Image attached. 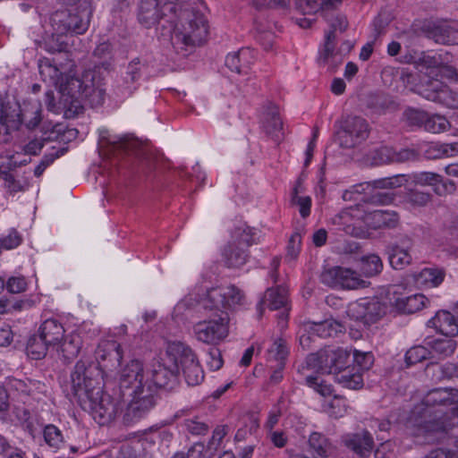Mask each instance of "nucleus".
<instances>
[{
	"label": "nucleus",
	"instance_id": "1",
	"mask_svg": "<svg viewBox=\"0 0 458 458\" xmlns=\"http://www.w3.org/2000/svg\"><path fill=\"white\" fill-rule=\"evenodd\" d=\"M243 295L241 291L233 285L214 287L206 292L205 294H190L180 301L176 310L182 309L196 310H216L220 311L217 318L199 321L194 325L193 330L197 339L208 344H217L228 335L229 317L227 312L222 309H228L239 304Z\"/></svg>",
	"mask_w": 458,
	"mask_h": 458
},
{
	"label": "nucleus",
	"instance_id": "2",
	"mask_svg": "<svg viewBox=\"0 0 458 458\" xmlns=\"http://www.w3.org/2000/svg\"><path fill=\"white\" fill-rule=\"evenodd\" d=\"M104 82L100 73L95 70L86 71L81 78L67 77L58 88L59 101L55 102L53 91L45 94V103L49 111L64 113L66 118H73L82 113L81 99H85L92 107L99 106L105 99Z\"/></svg>",
	"mask_w": 458,
	"mask_h": 458
},
{
	"label": "nucleus",
	"instance_id": "3",
	"mask_svg": "<svg viewBox=\"0 0 458 458\" xmlns=\"http://www.w3.org/2000/svg\"><path fill=\"white\" fill-rule=\"evenodd\" d=\"M171 25L174 28L171 42L177 51L202 45L208 34L207 18L189 4L180 7L176 21Z\"/></svg>",
	"mask_w": 458,
	"mask_h": 458
},
{
	"label": "nucleus",
	"instance_id": "4",
	"mask_svg": "<svg viewBox=\"0 0 458 458\" xmlns=\"http://www.w3.org/2000/svg\"><path fill=\"white\" fill-rule=\"evenodd\" d=\"M91 6L88 0L71 9L59 10L51 16V23L55 34H82L89 25Z\"/></svg>",
	"mask_w": 458,
	"mask_h": 458
},
{
	"label": "nucleus",
	"instance_id": "5",
	"mask_svg": "<svg viewBox=\"0 0 458 458\" xmlns=\"http://www.w3.org/2000/svg\"><path fill=\"white\" fill-rule=\"evenodd\" d=\"M103 372L98 364L79 360L71 374V387L78 402L103 387Z\"/></svg>",
	"mask_w": 458,
	"mask_h": 458
},
{
	"label": "nucleus",
	"instance_id": "6",
	"mask_svg": "<svg viewBox=\"0 0 458 458\" xmlns=\"http://www.w3.org/2000/svg\"><path fill=\"white\" fill-rule=\"evenodd\" d=\"M167 361L177 365L178 372L182 369L189 386H197L204 379V372L196 354L181 342L169 343L166 348Z\"/></svg>",
	"mask_w": 458,
	"mask_h": 458
},
{
	"label": "nucleus",
	"instance_id": "7",
	"mask_svg": "<svg viewBox=\"0 0 458 458\" xmlns=\"http://www.w3.org/2000/svg\"><path fill=\"white\" fill-rule=\"evenodd\" d=\"M349 359L350 352L347 350L328 346L308 355L305 362L308 369L322 374L335 375L348 364Z\"/></svg>",
	"mask_w": 458,
	"mask_h": 458
},
{
	"label": "nucleus",
	"instance_id": "8",
	"mask_svg": "<svg viewBox=\"0 0 458 458\" xmlns=\"http://www.w3.org/2000/svg\"><path fill=\"white\" fill-rule=\"evenodd\" d=\"M99 144L101 148L114 155H133L138 159H148L149 157L147 144L131 134L111 136L101 133Z\"/></svg>",
	"mask_w": 458,
	"mask_h": 458
},
{
	"label": "nucleus",
	"instance_id": "9",
	"mask_svg": "<svg viewBox=\"0 0 458 458\" xmlns=\"http://www.w3.org/2000/svg\"><path fill=\"white\" fill-rule=\"evenodd\" d=\"M417 92L428 100L444 105L452 109H458V92L449 89L438 78L427 76L420 81Z\"/></svg>",
	"mask_w": 458,
	"mask_h": 458
},
{
	"label": "nucleus",
	"instance_id": "10",
	"mask_svg": "<svg viewBox=\"0 0 458 458\" xmlns=\"http://www.w3.org/2000/svg\"><path fill=\"white\" fill-rule=\"evenodd\" d=\"M79 403L84 410L91 412L94 420L100 425L114 420L117 413L116 403L109 394H104L102 389L91 393L89 397Z\"/></svg>",
	"mask_w": 458,
	"mask_h": 458
},
{
	"label": "nucleus",
	"instance_id": "11",
	"mask_svg": "<svg viewBox=\"0 0 458 458\" xmlns=\"http://www.w3.org/2000/svg\"><path fill=\"white\" fill-rule=\"evenodd\" d=\"M320 279L327 285L341 286L350 290L366 288L369 285V282L362 279L358 272L341 267L324 270L320 275Z\"/></svg>",
	"mask_w": 458,
	"mask_h": 458
},
{
	"label": "nucleus",
	"instance_id": "12",
	"mask_svg": "<svg viewBox=\"0 0 458 458\" xmlns=\"http://www.w3.org/2000/svg\"><path fill=\"white\" fill-rule=\"evenodd\" d=\"M150 374V380L148 382L146 392L153 394L157 393V389L172 390L179 382L178 367L167 361V353L164 363H157L154 365L152 370H148Z\"/></svg>",
	"mask_w": 458,
	"mask_h": 458
},
{
	"label": "nucleus",
	"instance_id": "13",
	"mask_svg": "<svg viewBox=\"0 0 458 458\" xmlns=\"http://www.w3.org/2000/svg\"><path fill=\"white\" fill-rule=\"evenodd\" d=\"M177 13L164 8L162 0H141L139 7L138 20L146 28H151L163 21L166 23L176 21Z\"/></svg>",
	"mask_w": 458,
	"mask_h": 458
},
{
	"label": "nucleus",
	"instance_id": "14",
	"mask_svg": "<svg viewBox=\"0 0 458 458\" xmlns=\"http://www.w3.org/2000/svg\"><path fill=\"white\" fill-rule=\"evenodd\" d=\"M149 380L150 374L144 369L143 364L139 360H131L121 371L120 387L141 394L146 392Z\"/></svg>",
	"mask_w": 458,
	"mask_h": 458
},
{
	"label": "nucleus",
	"instance_id": "15",
	"mask_svg": "<svg viewBox=\"0 0 458 458\" xmlns=\"http://www.w3.org/2000/svg\"><path fill=\"white\" fill-rule=\"evenodd\" d=\"M369 124L360 116H349L343 124L339 132L341 147L344 148H354L368 138Z\"/></svg>",
	"mask_w": 458,
	"mask_h": 458
},
{
	"label": "nucleus",
	"instance_id": "16",
	"mask_svg": "<svg viewBox=\"0 0 458 458\" xmlns=\"http://www.w3.org/2000/svg\"><path fill=\"white\" fill-rule=\"evenodd\" d=\"M425 428L428 440H439L448 432L458 441V409L445 413L434 420L426 421Z\"/></svg>",
	"mask_w": 458,
	"mask_h": 458
},
{
	"label": "nucleus",
	"instance_id": "17",
	"mask_svg": "<svg viewBox=\"0 0 458 458\" xmlns=\"http://www.w3.org/2000/svg\"><path fill=\"white\" fill-rule=\"evenodd\" d=\"M412 247L413 241L407 234H400L394 242L386 246V252L394 269H403L411 263V250Z\"/></svg>",
	"mask_w": 458,
	"mask_h": 458
},
{
	"label": "nucleus",
	"instance_id": "18",
	"mask_svg": "<svg viewBox=\"0 0 458 458\" xmlns=\"http://www.w3.org/2000/svg\"><path fill=\"white\" fill-rule=\"evenodd\" d=\"M347 313L355 320L370 324L376 322L385 313V308L377 299L365 298L351 303Z\"/></svg>",
	"mask_w": 458,
	"mask_h": 458
},
{
	"label": "nucleus",
	"instance_id": "19",
	"mask_svg": "<svg viewBox=\"0 0 458 458\" xmlns=\"http://www.w3.org/2000/svg\"><path fill=\"white\" fill-rule=\"evenodd\" d=\"M133 398L123 414V422L132 424L143 418L156 404L153 394L149 392L131 393Z\"/></svg>",
	"mask_w": 458,
	"mask_h": 458
},
{
	"label": "nucleus",
	"instance_id": "20",
	"mask_svg": "<svg viewBox=\"0 0 458 458\" xmlns=\"http://www.w3.org/2000/svg\"><path fill=\"white\" fill-rule=\"evenodd\" d=\"M342 442L361 458L369 457L375 447L374 438L367 429L345 434L342 437Z\"/></svg>",
	"mask_w": 458,
	"mask_h": 458
},
{
	"label": "nucleus",
	"instance_id": "21",
	"mask_svg": "<svg viewBox=\"0 0 458 458\" xmlns=\"http://www.w3.org/2000/svg\"><path fill=\"white\" fill-rule=\"evenodd\" d=\"M43 437L46 444L54 449L55 452H60L61 458L69 457L70 454L77 453L75 446H68L62 434V431L55 425L48 424L44 428Z\"/></svg>",
	"mask_w": 458,
	"mask_h": 458
},
{
	"label": "nucleus",
	"instance_id": "22",
	"mask_svg": "<svg viewBox=\"0 0 458 458\" xmlns=\"http://www.w3.org/2000/svg\"><path fill=\"white\" fill-rule=\"evenodd\" d=\"M423 404L426 406L425 413L429 412L428 409L436 406H447L458 403V389L454 388H435L430 390L423 398Z\"/></svg>",
	"mask_w": 458,
	"mask_h": 458
},
{
	"label": "nucleus",
	"instance_id": "23",
	"mask_svg": "<svg viewBox=\"0 0 458 458\" xmlns=\"http://www.w3.org/2000/svg\"><path fill=\"white\" fill-rule=\"evenodd\" d=\"M427 345L429 351V360L432 363L450 357L457 348L456 341L449 337L430 340Z\"/></svg>",
	"mask_w": 458,
	"mask_h": 458
},
{
	"label": "nucleus",
	"instance_id": "24",
	"mask_svg": "<svg viewBox=\"0 0 458 458\" xmlns=\"http://www.w3.org/2000/svg\"><path fill=\"white\" fill-rule=\"evenodd\" d=\"M38 335L49 346L55 347L64 339L65 330L63 325L55 318L45 320L39 327Z\"/></svg>",
	"mask_w": 458,
	"mask_h": 458
},
{
	"label": "nucleus",
	"instance_id": "25",
	"mask_svg": "<svg viewBox=\"0 0 458 458\" xmlns=\"http://www.w3.org/2000/svg\"><path fill=\"white\" fill-rule=\"evenodd\" d=\"M428 326L434 327L445 336L454 335L458 333L455 314L445 310L437 312L435 317L428 320Z\"/></svg>",
	"mask_w": 458,
	"mask_h": 458
},
{
	"label": "nucleus",
	"instance_id": "26",
	"mask_svg": "<svg viewBox=\"0 0 458 458\" xmlns=\"http://www.w3.org/2000/svg\"><path fill=\"white\" fill-rule=\"evenodd\" d=\"M81 344V337L73 332L67 335H64V339L55 348L64 361L70 362L78 356Z\"/></svg>",
	"mask_w": 458,
	"mask_h": 458
},
{
	"label": "nucleus",
	"instance_id": "27",
	"mask_svg": "<svg viewBox=\"0 0 458 458\" xmlns=\"http://www.w3.org/2000/svg\"><path fill=\"white\" fill-rule=\"evenodd\" d=\"M336 36L334 31L326 34L323 50L320 53L319 61L327 65L331 72H335L338 64L342 63V56L335 52Z\"/></svg>",
	"mask_w": 458,
	"mask_h": 458
},
{
	"label": "nucleus",
	"instance_id": "28",
	"mask_svg": "<svg viewBox=\"0 0 458 458\" xmlns=\"http://www.w3.org/2000/svg\"><path fill=\"white\" fill-rule=\"evenodd\" d=\"M142 66L139 58H135L129 63L121 85L123 94L131 96L138 89V81L141 77Z\"/></svg>",
	"mask_w": 458,
	"mask_h": 458
},
{
	"label": "nucleus",
	"instance_id": "29",
	"mask_svg": "<svg viewBox=\"0 0 458 458\" xmlns=\"http://www.w3.org/2000/svg\"><path fill=\"white\" fill-rule=\"evenodd\" d=\"M264 130L276 143H279L284 139L283 123L278 116L276 107L272 106L268 108L264 120Z\"/></svg>",
	"mask_w": 458,
	"mask_h": 458
},
{
	"label": "nucleus",
	"instance_id": "30",
	"mask_svg": "<svg viewBox=\"0 0 458 458\" xmlns=\"http://www.w3.org/2000/svg\"><path fill=\"white\" fill-rule=\"evenodd\" d=\"M335 379L344 387L349 389H360L363 386L362 374L356 368L347 365L335 375Z\"/></svg>",
	"mask_w": 458,
	"mask_h": 458
},
{
	"label": "nucleus",
	"instance_id": "31",
	"mask_svg": "<svg viewBox=\"0 0 458 458\" xmlns=\"http://www.w3.org/2000/svg\"><path fill=\"white\" fill-rule=\"evenodd\" d=\"M39 73L44 81H48L57 88L62 81H65L67 77H72V75H64V72L57 66L55 59L52 61L46 59L41 61L39 64Z\"/></svg>",
	"mask_w": 458,
	"mask_h": 458
},
{
	"label": "nucleus",
	"instance_id": "32",
	"mask_svg": "<svg viewBox=\"0 0 458 458\" xmlns=\"http://www.w3.org/2000/svg\"><path fill=\"white\" fill-rule=\"evenodd\" d=\"M428 299L423 294H412L406 297L397 298L394 305L401 312L406 314L415 313L422 310Z\"/></svg>",
	"mask_w": 458,
	"mask_h": 458
},
{
	"label": "nucleus",
	"instance_id": "33",
	"mask_svg": "<svg viewBox=\"0 0 458 458\" xmlns=\"http://www.w3.org/2000/svg\"><path fill=\"white\" fill-rule=\"evenodd\" d=\"M310 332L316 333L317 337L326 338L336 335L344 330V326L334 319H326L322 322H308Z\"/></svg>",
	"mask_w": 458,
	"mask_h": 458
},
{
	"label": "nucleus",
	"instance_id": "34",
	"mask_svg": "<svg viewBox=\"0 0 458 458\" xmlns=\"http://www.w3.org/2000/svg\"><path fill=\"white\" fill-rule=\"evenodd\" d=\"M223 257L228 267H240L246 263L249 255L243 247L228 243L224 249Z\"/></svg>",
	"mask_w": 458,
	"mask_h": 458
},
{
	"label": "nucleus",
	"instance_id": "35",
	"mask_svg": "<svg viewBox=\"0 0 458 458\" xmlns=\"http://www.w3.org/2000/svg\"><path fill=\"white\" fill-rule=\"evenodd\" d=\"M250 51L248 48L228 54L225 58V65L237 73H246L250 65Z\"/></svg>",
	"mask_w": 458,
	"mask_h": 458
},
{
	"label": "nucleus",
	"instance_id": "36",
	"mask_svg": "<svg viewBox=\"0 0 458 458\" xmlns=\"http://www.w3.org/2000/svg\"><path fill=\"white\" fill-rule=\"evenodd\" d=\"M445 276V271L441 267H426L416 276V283L420 285L437 287L442 284Z\"/></svg>",
	"mask_w": 458,
	"mask_h": 458
},
{
	"label": "nucleus",
	"instance_id": "37",
	"mask_svg": "<svg viewBox=\"0 0 458 458\" xmlns=\"http://www.w3.org/2000/svg\"><path fill=\"white\" fill-rule=\"evenodd\" d=\"M286 301L287 297L284 288L268 289L265 293L264 299L258 306L259 316H262L264 303H267L270 310H279L286 304Z\"/></svg>",
	"mask_w": 458,
	"mask_h": 458
},
{
	"label": "nucleus",
	"instance_id": "38",
	"mask_svg": "<svg viewBox=\"0 0 458 458\" xmlns=\"http://www.w3.org/2000/svg\"><path fill=\"white\" fill-rule=\"evenodd\" d=\"M310 447L320 457L327 458L334 454L335 447L330 440L318 432H313L309 438Z\"/></svg>",
	"mask_w": 458,
	"mask_h": 458
},
{
	"label": "nucleus",
	"instance_id": "39",
	"mask_svg": "<svg viewBox=\"0 0 458 458\" xmlns=\"http://www.w3.org/2000/svg\"><path fill=\"white\" fill-rule=\"evenodd\" d=\"M370 216L375 228L393 229L399 225V215L395 211L378 209L373 211Z\"/></svg>",
	"mask_w": 458,
	"mask_h": 458
},
{
	"label": "nucleus",
	"instance_id": "40",
	"mask_svg": "<svg viewBox=\"0 0 458 458\" xmlns=\"http://www.w3.org/2000/svg\"><path fill=\"white\" fill-rule=\"evenodd\" d=\"M97 355L102 360H109L120 364L123 359V351L117 342L106 341L98 345Z\"/></svg>",
	"mask_w": 458,
	"mask_h": 458
},
{
	"label": "nucleus",
	"instance_id": "41",
	"mask_svg": "<svg viewBox=\"0 0 458 458\" xmlns=\"http://www.w3.org/2000/svg\"><path fill=\"white\" fill-rule=\"evenodd\" d=\"M50 347L40 335H34L28 340L26 352L27 355L32 360H40L47 355V349Z\"/></svg>",
	"mask_w": 458,
	"mask_h": 458
},
{
	"label": "nucleus",
	"instance_id": "42",
	"mask_svg": "<svg viewBox=\"0 0 458 458\" xmlns=\"http://www.w3.org/2000/svg\"><path fill=\"white\" fill-rule=\"evenodd\" d=\"M383 269V262L379 256L370 254L360 259V271L367 277L377 276Z\"/></svg>",
	"mask_w": 458,
	"mask_h": 458
},
{
	"label": "nucleus",
	"instance_id": "43",
	"mask_svg": "<svg viewBox=\"0 0 458 458\" xmlns=\"http://www.w3.org/2000/svg\"><path fill=\"white\" fill-rule=\"evenodd\" d=\"M267 360L269 362L276 361L277 363H285L289 354V349L286 342L281 338L275 340L271 346L267 349Z\"/></svg>",
	"mask_w": 458,
	"mask_h": 458
},
{
	"label": "nucleus",
	"instance_id": "44",
	"mask_svg": "<svg viewBox=\"0 0 458 458\" xmlns=\"http://www.w3.org/2000/svg\"><path fill=\"white\" fill-rule=\"evenodd\" d=\"M233 241L230 243H235L240 247L247 250L253 242V237L251 230L247 225L239 226L234 229L233 235Z\"/></svg>",
	"mask_w": 458,
	"mask_h": 458
},
{
	"label": "nucleus",
	"instance_id": "45",
	"mask_svg": "<svg viewBox=\"0 0 458 458\" xmlns=\"http://www.w3.org/2000/svg\"><path fill=\"white\" fill-rule=\"evenodd\" d=\"M390 150L386 148H383L378 151V154L381 156V161H384L383 156H386L391 161L395 162H406V161H413L417 160L419 154L414 149L403 148L400 151L394 154L393 157L389 155Z\"/></svg>",
	"mask_w": 458,
	"mask_h": 458
},
{
	"label": "nucleus",
	"instance_id": "46",
	"mask_svg": "<svg viewBox=\"0 0 458 458\" xmlns=\"http://www.w3.org/2000/svg\"><path fill=\"white\" fill-rule=\"evenodd\" d=\"M450 126L448 120L442 115H427L424 123V129L432 133H439L446 131Z\"/></svg>",
	"mask_w": 458,
	"mask_h": 458
},
{
	"label": "nucleus",
	"instance_id": "47",
	"mask_svg": "<svg viewBox=\"0 0 458 458\" xmlns=\"http://www.w3.org/2000/svg\"><path fill=\"white\" fill-rule=\"evenodd\" d=\"M424 360H429V351L428 345H418L411 347L407 351L405 354V361L409 366L420 362Z\"/></svg>",
	"mask_w": 458,
	"mask_h": 458
},
{
	"label": "nucleus",
	"instance_id": "48",
	"mask_svg": "<svg viewBox=\"0 0 458 458\" xmlns=\"http://www.w3.org/2000/svg\"><path fill=\"white\" fill-rule=\"evenodd\" d=\"M66 148H62L56 149L55 147L52 151L44 155L39 164L35 167L34 175L39 177L43 174L44 171L49 166L56 158L63 156Z\"/></svg>",
	"mask_w": 458,
	"mask_h": 458
},
{
	"label": "nucleus",
	"instance_id": "49",
	"mask_svg": "<svg viewBox=\"0 0 458 458\" xmlns=\"http://www.w3.org/2000/svg\"><path fill=\"white\" fill-rule=\"evenodd\" d=\"M411 63H412L417 68L421 69H428V68H437L440 61L436 56H431L422 52L419 55L411 56Z\"/></svg>",
	"mask_w": 458,
	"mask_h": 458
},
{
	"label": "nucleus",
	"instance_id": "50",
	"mask_svg": "<svg viewBox=\"0 0 458 458\" xmlns=\"http://www.w3.org/2000/svg\"><path fill=\"white\" fill-rule=\"evenodd\" d=\"M408 182L406 175L397 174L391 177L382 178L375 181V187L380 189H395L399 188Z\"/></svg>",
	"mask_w": 458,
	"mask_h": 458
},
{
	"label": "nucleus",
	"instance_id": "51",
	"mask_svg": "<svg viewBox=\"0 0 458 458\" xmlns=\"http://www.w3.org/2000/svg\"><path fill=\"white\" fill-rule=\"evenodd\" d=\"M412 182L420 186H431L439 182L440 174L432 172H419L414 173L411 176Z\"/></svg>",
	"mask_w": 458,
	"mask_h": 458
},
{
	"label": "nucleus",
	"instance_id": "52",
	"mask_svg": "<svg viewBox=\"0 0 458 458\" xmlns=\"http://www.w3.org/2000/svg\"><path fill=\"white\" fill-rule=\"evenodd\" d=\"M292 203L299 206V212L303 218L310 216L311 199L308 196L300 197L298 196V189L295 187L292 193Z\"/></svg>",
	"mask_w": 458,
	"mask_h": 458
},
{
	"label": "nucleus",
	"instance_id": "53",
	"mask_svg": "<svg viewBox=\"0 0 458 458\" xmlns=\"http://www.w3.org/2000/svg\"><path fill=\"white\" fill-rule=\"evenodd\" d=\"M322 0H295V8L302 14H315L321 7Z\"/></svg>",
	"mask_w": 458,
	"mask_h": 458
},
{
	"label": "nucleus",
	"instance_id": "54",
	"mask_svg": "<svg viewBox=\"0 0 458 458\" xmlns=\"http://www.w3.org/2000/svg\"><path fill=\"white\" fill-rule=\"evenodd\" d=\"M428 114L424 111L410 108L403 113V116L409 125L423 126Z\"/></svg>",
	"mask_w": 458,
	"mask_h": 458
},
{
	"label": "nucleus",
	"instance_id": "55",
	"mask_svg": "<svg viewBox=\"0 0 458 458\" xmlns=\"http://www.w3.org/2000/svg\"><path fill=\"white\" fill-rule=\"evenodd\" d=\"M354 362L359 367L358 369L369 370L374 363V356L371 352H362L355 350L353 352Z\"/></svg>",
	"mask_w": 458,
	"mask_h": 458
},
{
	"label": "nucleus",
	"instance_id": "56",
	"mask_svg": "<svg viewBox=\"0 0 458 458\" xmlns=\"http://www.w3.org/2000/svg\"><path fill=\"white\" fill-rule=\"evenodd\" d=\"M184 426L189 433L195 436L205 435L208 430V424L197 418L185 420Z\"/></svg>",
	"mask_w": 458,
	"mask_h": 458
},
{
	"label": "nucleus",
	"instance_id": "57",
	"mask_svg": "<svg viewBox=\"0 0 458 458\" xmlns=\"http://www.w3.org/2000/svg\"><path fill=\"white\" fill-rule=\"evenodd\" d=\"M434 192L438 196H446L454 194L456 191L454 182L451 180H443L440 175V180L433 187Z\"/></svg>",
	"mask_w": 458,
	"mask_h": 458
},
{
	"label": "nucleus",
	"instance_id": "58",
	"mask_svg": "<svg viewBox=\"0 0 458 458\" xmlns=\"http://www.w3.org/2000/svg\"><path fill=\"white\" fill-rule=\"evenodd\" d=\"M63 35L53 34L52 37L45 42L46 50L49 53L64 52L67 49V43L62 40Z\"/></svg>",
	"mask_w": 458,
	"mask_h": 458
},
{
	"label": "nucleus",
	"instance_id": "59",
	"mask_svg": "<svg viewBox=\"0 0 458 458\" xmlns=\"http://www.w3.org/2000/svg\"><path fill=\"white\" fill-rule=\"evenodd\" d=\"M301 233L295 232L292 234L287 244V254L286 258L290 259H295L301 250Z\"/></svg>",
	"mask_w": 458,
	"mask_h": 458
},
{
	"label": "nucleus",
	"instance_id": "60",
	"mask_svg": "<svg viewBox=\"0 0 458 458\" xmlns=\"http://www.w3.org/2000/svg\"><path fill=\"white\" fill-rule=\"evenodd\" d=\"M306 383L309 386L313 387L318 393L323 396H327L332 394V387L330 385H326L318 377L307 376Z\"/></svg>",
	"mask_w": 458,
	"mask_h": 458
},
{
	"label": "nucleus",
	"instance_id": "61",
	"mask_svg": "<svg viewBox=\"0 0 458 458\" xmlns=\"http://www.w3.org/2000/svg\"><path fill=\"white\" fill-rule=\"evenodd\" d=\"M327 406V411L335 418L343 417L346 411L344 400L337 396L330 400Z\"/></svg>",
	"mask_w": 458,
	"mask_h": 458
},
{
	"label": "nucleus",
	"instance_id": "62",
	"mask_svg": "<svg viewBox=\"0 0 458 458\" xmlns=\"http://www.w3.org/2000/svg\"><path fill=\"white\" fill-rule=\"evenodd\" d=\"M27 282L24 276H12L6 283V289L12 293H20L26 290Z\"/></svg>",
	"mask_w": 458,
	"mask_h": 458
},
{
	"label": "nucleus",
	"instance_id": "63",
	"mask_svg": "<svg viewBox=\"0 0 458 458\" xmlns=\"http://www.w3.org/2000/svg\"><path fill=\"white\" fill-rule=\"evenodd\" d=\"M430 199L431 195L429 193L419 191H411L406 197L407 202L414 206H425Z\"/></svg>",
	"mask_w": 458,
	"mask_h": 458
},
{
	"label": "nucleus",
	"instance_id": "64",
	"mask_svg": "<svg viewBox=\"0 0 458 458\" xmlns=\"http://www.w3.org/2000/svg\"><path fill=\"white\" fill-rule=\"evenodd\" d=\"M203 450L204 445L200 443H196L191 445L187 452H176L171 456V458H199Z\"/></svg>",
	"mask_w": 458,
	"mask_h": 458
}]
</instances>
